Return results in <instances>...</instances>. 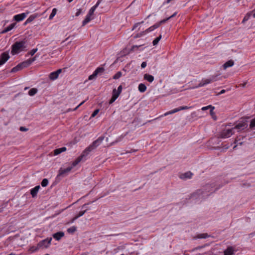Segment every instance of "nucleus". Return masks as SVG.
<instances>
[{
    "mask_svg": "<svg viewBox=\"0 0 255 255\" xmlns=\"http://www.w3.org/2000/svg\"><path fill=\"white\" fill-rule=\"evenodd\" d=\"M37 51V48H34L29 51L28 54L31 56L33 55Z\"/></svg>",
    "mask_w": 255,
    "mask_h": 255,
    "instance_id": "obj_42",
    "label": "nucleus"
},
{
    "mask_svg": "<svg viewBox=\"0 0 255 255\" xmlns=\"http://www.w3.org/2000/svg\"><path fill=\"white\" fill-rule=\"evenodd\" d=\"M97 76V75L94 72L93 74H92L89 76L88 79L89 80H92L95 79H96Z\"/></svg>",
    "mask_w": 255,
    "mask_h": 255,
    "instance_id": "obj_41",
    "label": "nucleus"
},
{
    "mask_svg": "<svg viewBox=\"0 0 255 255\" xmlns=\"http://www.w3.org/2000/svg\"><path fill=\"white\" fill-rule=\"evenodd\" d=\"M26 41L25 40L16 41L12 45L11 54L14 55L18 53L20 51L26 48Z\"/></svg>",
    "mask_w": 255,
    "mask_h": 255,
    "instance_id": "obj_3",
    "label": "nucleus"
},
{
    "mask_svg": "<svg viewBox=\"0 0 255 255\" xmlns=\"http://www.w3.org/2000/svg\"><path fill=\"white\" fill-rule=\"evenodd\" d=\"M102 0H98L97 3L94 6H93L91 8V9H90V10L88 12V14L89 15H91L92 16L93 15L94 11L95 10L96 8L99 6L100 3L101 2Z\"/></svg>",
    "mask_w": 255,
    "mask_h": 255,
    "instance_id": "obj_18",
    "label": "nucleus"
},
{
    "mask_svg": "<svg viewBox=\"0 0 255 255\" xmlns=\"http://www.w3.org/2000/svg\"><path fill=\"white\" fill-rule=\"evenodd\" d=\"M56 12H57L56 8H53L52 10V12H51L50 15H49V19H52L53 18V17L55 15V14H56Z\"/></svg>",
    "mask_w": 255,
    "mask_h": 255,
    "instance_id": "obj_33",
    "label": "nucleus"
},
{
    "mask_svg": "<svg viewBox=\"0 0 255 255\" xmlns=\"http://www.w3.org/2000/svg\"><path fill=\"white\" fill-rule=\"evenodd\" d=\"M76 219H75V217L72 220L71 223H73L74 221H75Z\"/></svg>",
    "mask_w": 255,
    "mask_h": 255,
    "instance_id": "obj_59",
    "label": "nucleus"
},
{
    "mask_svg": "<svg viewBox=\"0 0 255 255\" xmlns=\"http://www.w3.org/2000/svg\"><path fill=\"white\" fill-rule=\"evenodd\" d=\"M212 105H209V106H206V107H203L202 108L201 110L202 111H206L208 109H210L211 108H212Z\"/></svg>",
    "mask_w": 255,
    "mask_h": 255,
    "instance_id": "obj_46",
    "label": "nucleus"
},
{
    "mask_svg": "<svg viewBox=\"0 0 255 255\" xmlns=\"http://www.w3.org/2000/svg\"><path fill=\"white\" fill-rule=\"evenodd\" d=\"M122 76V72L120 71L118 72L114 76L113 79H118Z\"/></svg>",
    "mask_w": 255,
    "mask_h": 255,
    "instance_id": "obj_38",
    "label": "nucleus"
},
{
    "mask_svg": "<svg viewBox=\"0 0 255 255\" xmlns=\"http://www.w3.org/2000/svg\"><path fill=\"white\" fill-rule=\"evenodd\" d=\"M61 72L62 69H59L57 71L51 73L49 75V78L52 80L56 79L58 78L59 74L61 73Z\"/></svg>",
    "mask_w": 255,
    "mask_h": 255,
    "instance_id": "obj_13",
    "label": "nucleus"
},
{
    "mask_svg": "<svg viewBox=\"0 0 255 255\" xmlns=\"http://www.w3.org/2000/svg\"><path fill=\"white\" fill-rule=\"evenodd\" d=\"M235 252V249L233 247H228L224 252V255H234Z\"/></svg>",
    "mask_w": 255,
    "mask_h": 255,
    "instance_id": "obj_15",
    "label": "nucleus"
},
{
    "mask_svg": "<svg viewBox=\"0 0 255 255\" xmlns=\"http://www.w3.org/2000/svg\"><path fill=\"white\" fill-rule=\"evenodd\" d=\"M9 58V55L7 52H3L0 56V66L4 64Z\"/></svg>",
    "mask_w": 255,
    "mask_h": 255,
    "instance_id": "obj_9",
    "label": "nucleus"
},
{
    "mask_svg": "<svg viewBox=\"0 0 255 255\" xmlns=\"http://www.w3.org/2000/svg\"><path fill=\"white\" fill-rule=\"evenodd\" d=\"M40 188V186L39 185H37L35 186L34 188L31 189L30 194L32 197L34 198L37 196V193Z\"/></svg>",
    "mask_w": 255,
    "mask_h": 255,
    "instance_id": "obj_16",
    "label": "nucleus"
},
{
    "mask_svg": "<svg viewBox=\"0 0 255 255\" xmlns=\"http://www.w3.org/2000/svg\"><path fill=\"white\" fill-rule=\"evenodd\" d=\"M104 68L103 67H98L96 69L94 72L98 75L99 73H103L104 71Z\"/></svg>",
    "mask_w": 255,
    "mask_h": 255,
    "instance_id": "obj_35",
    "label": "nucleus"
},
{
    "mask_svg": "<svg viewBox=\"0 0 255 255\" xmlns=\"http://www.w3.org/2000/svg\"><path fill=\"white\" fill-rule=\"evenodd\" d=\"M141 23L140 22H138V23H137L136 24H134V25L133 26V28H132V30L135 29L136 27H137V26L140 24Z\"/></svg>",
    "mask_w": 255,
    "mask_h": 255,
    "instance_id": "obj_55",
    "label": "nucleus"
},
{
    "mask_svg": "<svg viewBox=\"0 0 255 255\" xmlns=\"http://www.w3.org/2000/svg\"><path fill=\"white\" fill-rule=\"evenodd\" d=\"M15 23H11L8 26L6 27L4 30H3L1 32V33L3 34V33H6V32L9 31L10 30H11V29H12L13 28V27L15 26Z\"/></svg>",
    "mask_w": 255,
    "mask_h": 255,
    "instance_id": "obj_20",
    "label": "nucleus"
},
{
    "mask_svg": "<svg viewBox=\"0 0 255 255\" xmlns=\"http://www.w3.org/2000/svg\"><path fill=\"white\" fill-rule=\"evenodd\" d=\"M146 88L145 85L142 83L139 84L138 87V90L141 93L144 92L146 91Z\"/></svg>",
    "mask_w": 255,
    "mask_h": 255,
    "instance_id": "obj_23",
    "label": "nucleus"
},
{
    "mask_svg": "<svg viewBox=\"0 0 255 255\" xmlns=\"http://www.w3.org/2000/svg\"><path fill=\"white\" fill-rule=\"evenodd\" d=\"M122 85H120L118 88V90H117V92L119 93V94H121V93L122 92Z\"/></svg>",
    "mask_w": 255,
    "mask_h": 255,
    "instance_id": "obj_49",
    "label": "nucleus"
},
{
    "mask_svg": "<svg viewBox=\"0 0 255 255\" xmlns=\"http://www.w3.org/2000/svg\"><path fill=\"white\" fill-rule=\"evenodd\" d=\"M237 146V145H235L234 147H233V149H235Z\"/></svg>",
    "mask_w": 255,
    "mask_h": 255,
    "instance_id": "obj_64",
    "label": "nucleus"
},
{
    "mask_svg": "<svg viewBox=\"0 0 255 255\" xmlns=\"http://www.w3.org/2000/svg\"><path fill=\"white\" fill-rule=\"evenodd\" d=\"M39 248H40V247H38V246H37V247H34V246H32V247H30V249H29V251H30L31 253H33V252H35V251H37V250L39 249Z\"/></svg>",
    "mask_w": 255,
    "mask_h": 255,
    "instance_id": "obj_40",
    "label": "nucleus"
},
{
    "mask_svg": "<svg viewBox=\"0 0 255 255\" xmlns=\"http://www.w3.org/2000/svg\"><path fill=\"white\" fill-rule=\"evenodd\" d=\"M37 92V90L36 89L32 88L29 91L28 94H29V95L32 96H34Z\"/></svg>",
    "mask_w": 255,
    "mask_h": 255,
    "instance_id": "obj_30",
    "label": "nucleus"
},
{
    "mask_svg": "<svg viewBox=\"0 0 255 255\" xmlns=\"http://www.w3.org/2000/svg\"><path fill=\"white\" fill-rule=\"evenodd\" d=\"M120 94H119V93L117 92V90L116 89H114L113 90V94L112 96L115 97L116 99L118 98Z\"/></svg>",
    "mask_w": 255,
    "mask_h": 255,
    "instance_id": "obj_37",
    "label": "nucleus"
},
{
    "mask_svg": "<svg viewBox=\"0 0 255 255\" xmlns=\"http://www.w3.org/2000/svg\"><path fill=\"white\" fill-rule=\"evenodd\" d=\"M234 61L232 60H230L228 61L227 62H226L225 63H224V65H223V66L224 67V69H226L228 67H232V66L234 65Z\"/></svg>",
    "mask_w": 255,
    "mask_h": 255,
    "instance_id": "obj_21",
    "label": "nucleus"
},
{
    "mask_svg": "<svg viewBox=\"0 0 255 255\" xmlns=\"http://www.w3.org/2000/svg\"><path fill=\"white\" fill-rule=\"evenodd\" d=\"M3 211V208H0V213Z\"/></svg>",
    "mask_w": 255,
    "mask_h": 255,
    "instance_id": "obj_61",
    "label": "nucleus"
},
{
    "mask_svg": "<svg viewBox=\"0 0 255 255\" xmlns=\"http://www.w3.org/2000/svg\"><path fill=\"white\" fill-rule=\"evenodd\" d=\"M162 37L161 34H160L158 37H156L152 42L153 45L154 46L157 44L159 40L161 39Z\"/></svg>",
    "mask_w": 255,
    "mask_h": 255,
    "instance_id": "obj_32",
    "label": "nucleus"
},
{
    "mask_svg": "<svg viewBox=\"0 0 255 255\" xmlns=\"http://www.w3.org/2000/svg\"><path fill=\"white\" fill-rule=\"evenodd\" d=\"M51 241L52 238H51L49 239H46L44 240H42L38 244V246L40 248L44 247L47 248L51 244Z\"/></svg>",
    "mask_w": 255,
    "mask_h": 255,
    "instance_id": "obj_8",
    "label": "nucleus"
},
{
    "mask_svg": "<svg viewBox=\"0 0 255 255\" xmlns=\"http://www.w3.org/2000/svg\"><path fill=\"white\" fill-rule=\"evenodd\" d=\"M116 99L112 96L111 99L109 101V104H112L116 101Z\"/></svg>",
    "mask_w": 255,
    "mask_h": 255,
    "instance_id": "obj_48",
    "label": "nucleus"
},
{
    "mask_svg": "<svg viewBox=\"0 0 255 255\" xmlns=\"http://www.w3.org/2000/svg\"><path fill=\"white\" fill-rule=\"evenodd\" d=\"M77 230V228L75 226H72L69 228H68L67 230L68 233L73 234Z\"/></svg>",
    "mask_w": 255,
    "mask_h": 255,
    "instance_id": "obj_31",
    "label": "nucleus"
},
{
    "mask_svg": "<svg viewBox=\"0 0 255 255\" xmlns=\"http://www.w3.org/2000/svg\"><path fill=\"white\" fill-rule=\"evenodd\" d=\"M87 210L84 211H81L75 217V219H77L80 217L82 216L86 212Z\"/></svg>",
    "mask_w": 255,
    "mask_h": 255,
    "instance_id": "obj_34",
    "label": "nucleus"
},
{
    "mask_svg": "<svg viewBox=\"0 0 255 255\" xmlns=\"http://www.w3.org/2000/svg\"><path fill=\"white\" fill-rule=\"evenodd\" d=\"M214 109H215V107H213V106H212V108H211L210 109V114H211V115H213L214 114V112H213V110H214Z\"/></svg>",
    "mask_w": 255,
    "mask_h": 255,
    "instance_id": "obj_51",
    "label": "nucleus"
},
{
    "mask_svg": "<svg viewBox=\"0 0 255 255\" xmlns=\"http://www.w3.org/2000/svg\"><path fill=\"white\" fill-rule=\"evenodd\" d=\"M36 15L35 14L31 15L26 20L25 23L31 22L36 17Z\"/></svg>",
    "mask_w": 255,
    "mask_h": 255,
    "instance_id": "obj_29",
    "label": "nucleus"
},
{
    "mask_svg": "<svg viewBox=\"0 0 255 255\" xmlns=\"http://www.w3.org/2000/svg\"><path fill=\"white\" fill-rule=\"evenodd\" d=\"M192 175V173L190 172H187L183 174L181 177V178H190Z\"/></svg>",
    "mask_w": 255,
    "mask_h": 255,
    "instance_id": "obj_27",
    "label": "nucleus"
},
{
    "mask_svg": "<svg viewBox=\"0 0 255 255\" xmlns=\"http://www.w3.org/2000/svg\"><path fill=\"white\" fill-rule=\"evenodd\" d=\"M28 13V12H27V13H22L19 14L15 15V16H14L13 19L14 20L18 22L21 21L26 17L27 14Z\"/></svg>",
    "mask_w": 255,
    "mask_h": 255,
    "instance_id": "obj_14",
    "label": "nucleus"
},
{
    "mask_svg": "<svg viewBox=\"0 0 255 255\" xmlns=\"http://www.w3.org/2000/svg\"><path fill=\"white\" fill-rule=\"evenodd\" d=\"M248 126V122L245 120H241L236 124V125L233 128L235 129L238 130V131H241L245 128H247Z\"/></svg>",
    "mask_w": 255,
    "mask_h": 255,
    "instance_id": "obj_5",
    "label": "nucleus"
},
{
    "mask_svg": "<svg viewBox=\"0 0 255 255\" xmlns=\"http://www.w3.org/2000/svg\"><path fill=\"white\" fill-rule=\"evenodd\" d=\"M61 152H64L66 150V148L65 147H62L61 148H59Z\"/></svg>",
    "mask_w": 255,
    "mask_h": 255,
    "instance_id": "obj_54",
    "label": "nucleus"
},
{
    "mask_svg": "<svg viewBox=\"0 0 255 255\" xmlns=\"http://www.w3.org/2000/svg\"><path fill=\"white\" fill-rule=\"evenodd\" d=\"M172 0H167V1H166V3H169Z\"/></svg>",
    "mask_w": 255,
    "mask_h": 255,
    "instance_id": "obj_63",
    "label": "nucleus"
},
{
    "mask_svg": "<svg viewBox=\"0 0 255 255\" xmlns=\"http://www.w3.org/2000/svg\"><path fill=\"white\" fill-rule=\"evenodd\" d=\"M81 13V10L80 9H78V11L75 13V16H79Z\"/></svg>",
    "mask_w": 255,
    "mask_h": 255,
    "instance_id": "obj_53",
    "label": "nucleus"
},
{
    "mask_svg": "<svg viewBox=\"0 0 255 255\" xmlns=\"http://www.w3.org/2000/svg\"><path fill=\"white\" fill-rule=\"evenodd\" d=\"M99 112V110L98 109L95 110L94 112L92 113V114L91 115V118H93L95 116H96L98 114Z\"/></svg>",
    "mask_w": 255,
    "mask_h": 255,
    "instance_id": "obj_45",
    "label": "nucleus"
},
{
    "mask_svg": "<svg viewBox=\"0 0 255 255\" xmlns=\"http://www.w3.org/2000/svg\"><path fill=\"white\" fill-rule=\"evenodd\" d=\"M91 16L92 15H89L88 13V14L87 15L86 18H85V19L83 21V22H82V25L83 26H84L87 23H88L89 21H90V20L92 19L91 18Z\"/></svg>",
    "mask_w": 255,
    "mask_h": 255,
    "instance_id": "obj_22",
    "label": "nucleus"
},
{
    "mask_svg": "<svg viewBox=\"0 0 255 255\" xmlns=\"http://www.w3.org/2000/svg\"><path fill=\"white\" fill-rule=\"evenodd\" d=\"M48 184V180L46 178L43 179L41 183V186L43 187L47 186Z\"/></svg>",
    "mask_w": 255,
    "mask_h": 255,
    "instance_id": "obj_36",
    "label": "nucleus"
},
{
    "mask_svg": "<svg viewBox=\"0 0 255 255\" xmlns=\"http://www.w3.org/2000/svg\"><path fill=\"white\" fill-rule=\"evenodd\" d=\"M142 45H139V46L137 45H133L132 46L131 48L130 49V51H133L134 50L135 48H138L139 47L141 46Z\"/></svg>",
    "mask_w": 255,
    "mask_h": 255,
    "instance_id": "obj_47",
    "label": "nucleus"
},
{
    "mask_svg": "<svg viewBox=\"0 0 255 255\" xmlns=\"http://www.w3.org/2000/svg\"><path fill=\"white\" fill-rule=\"evenodd\" d=\"M87 156L86 154H84V152L83 151L82 153L80 156H79L78 158H77L72 164L71 167H74L76 166L81 161L83 160L84 158H85L86 156Z\"/></svg>",
    "mask_w": 255,
    "mask_h": 255,
    "instance_id": "obj_11",
    "label": "nucleus"
},
{
    "mask_svg": "<svg viewBox=\"0 0 255 255\" xmlns=\"http://www.w3.org/2000/svg\"><path fill=\"white\" fill-rule=\"evenodd\" d=\"M86 206H87V204L83 205V206H82V208H85L86 207Z\"/></svg>",
    "mask_w": 255,
    "mask_h": 255,
    "instance_id": "obj_60",
    "label": "nucleus"
},
{
    "mask_svg": "<svg viewBox=\"0 0 255 255\" xmlns=\"http://www.w3.org/2000/svg\"><path fill=\"white\" fill-rule=\"evenodd\" d=\"M61 151L59 148L56 149L54 150V155H57L60 153H61Z\"/></svg>",
    "mask_w": 255,
    "mask_h": 255,
    "instance_id": "obj_44",
    "label": "nucleus"
},
{
    "mask_svg": "<svg viewBox=\"0 0 255 255\" xmlns=\"http://www.w3.org/2000/svg\"><path fill=\"white\" fill-rule=\"evenodd\" d=\"M19 129H20V131H27L28 130L27 128H26L23 127H21Z\"/></svg>",
    "mask_w": 255,
    "mask_h": 255,
    "instance_id": "obj_50",
    "label": "nucleus"
},
{
    "mask_svg": "<svg viewBox=\"0 0 255 255\" xmlns=\"http://www.w3.org/2000/svg\"><path fill=\"white\" fill-rule=\"evenodd\" d=\"M26 63H25L24 61L18 64L17 66L13 67L11 70V72H16L20 70H21L22 69L27 67V66H26Z\"/></svg>",
    "mask_w": 255,
    "mask_h": 255,
    "instance_id": "obj_10",
    "label": "nucleus"
},
{
    "mask_svg": "<svg viewBox=\"0 0 255 255\" xmlns=\"http://www.w3.org/2000/svg\"><path fill=\"white\" fill-rule=\"evenodd\" d=\"M36 58V56H34L32 58H30L26 61H24L25 63H26V66L27 67L29 66L32 62H33Z\"/></svg>",
    "mask_w": 255,
    "mask_h": 255,
    "instance_id": "obj_26",
    "label": "nucleus"
},
{
    "mask_svg": "<svg viewBox=\"0 0 255 255\" xmlns=\"http://www.w3.org/2000/svg\"><path fill=\"white\" fill-rule=\"evenodd\" d=\"M211 82V80L206 79L204 81H202L201 82H200L198 86H197L196 87L198 88V87H201L204 86L206 85V84L210 83Z\"/></svg>",
    "mask_w": 255,
    "mask_h": 255,
    "instance_id": "obj_25",
    "label": "nucleus"
},
{
    "mask_svg": "<svg viewBox=\"0 0 255 255\" xmlns=\"http://www.w3.org/2000/svg\"><path fill=\"white\" fill-rule=\"evenodd\" d=\"M203 248V246H199V247H196V248H195L194 250H198V249H202Z\"/></svg>",
    "mask_w": 255,
    "mask_h": 255,
    "instance_id": "obj_57",
    "label": "nucleus"
},
{
    "mask_svg": "<svg viewBox=\"0 0 255 255\" xmlns=\"http://www.w3.org/2000/svg\"><path fill=\"white\" fill-rule=\"evenodd\" d=\"M253 16L255 18V11L253 13Z\"/></svg>",
    "mask_w": 255,
    "mask_h": 255,
    "instance_id": "obj_62",
    "label": "nucleus"
},
{
    "mask_svg": "<svg viewBox=\"0 0 255 255\" xmlns=\"http://www.w3.org/2000/svg\"><path fill=\"white\" fill-rule=\"evenodd\" d=\"M85 101H83L82 102H81L80 104H79L75 108H74L73 110H72V111H75L80 106H81ZM72 111V110H71L70 109H68V111Z\"/></svg>",
    "mask_w": 255,
    "mask_h": 255,
    "instance_id": "obj_43",
    "label": "nucleus"
},
{
    "mask_svg": "<svg viewBox=\"0 0 255 255\" xmlns=\"http://www.w3.org/2000/svg\"><path fill=\"white\" fill-rule=\"evenodd\" d=\"M143 78L144 80H147L148 82L151 83L154 80V77L148 74H145L143 76Z\"/></svg>",
    "mask_w": 255,
    "mask_h": 255,
    "instance_id": "obj_19",
    "label": "nucleus"
},
{
    "mask_svg": "<svg viewBox=\"0 0 255 255\" xmlns=\"http://www.w3.org/2000/svg\"><path fill=\"white\" fill-rule=\"evenodd\" d=\"M225 90H222L218 94V95H221V94H224L225 93Z\"/></svg>",
    "mask_w": 255,
    "mask_h": 255,
    "instance_id": "obj_56",
    "label": "nucleus"
},
{
    "mask_svg": "<svg viewBox=\"0 0 255 255\" xmlns=\"http://www.w3.org/2000/svg\"><path fill=\"white\" fill-rule=\"evenodd\" d=\"M146 66V62H142L141 64V67L142 68H144Z\"/></svg>",
    "mask_w": 255,
    "mask_h": 255,
    "instance_id": "obj_52",
    "label": "nucleus"
},
{
    "mask_svg": "<svg viewBox=\"0 0 255 255\" xmlns=\"http://www.w3.org/2000/svg\"><path fill=\"white\" fill-rule=\"evenodd\" d=\"M191 108V107L181 106V107H179L178 108L174 109H173V110H172L171 111H170L169 112H167L165 113L162 116H166L170 115V114H174V113H176L177 112H179L180 111H181V110L189 109Z\"/></svg>",
    "mask_w": 255,
    "mask_h": 255,
    "instance_id": "obj_7",
    "label": "nucleus"
},
{
    "mask_svg": "<svg viewBox=\"0 0 255 255\" xmlns=\"http://www.w3.org/2000/svg\"><path fill=\"white\" fill-rule=\"evenodd\" d=\"M176 14H177L176 12H174L172 15L170 16L168 18L163 19V20H161L160 22H159L157 23H155L153 25H152V26H150V27H149L148 28L146 29L145 31H142V32H140L139 33L137 34L136 35H135L134 36V38H136L139 37L148 32L153 31L154 29L159 27V26L161 24L165 23L168 19H170L172 17H174L176 15Z\"/></svg>",
    "mask_w": 255,
    "mask_h": 255,
    "instance_id": "obj_2",
    "label": "nucleus"
},
{
    "mask_svg": "<svg viewBox=\"0 0 255 255\" xmlns=\"http://www.w3.org/2000/svg\"><path fill=\"white\" fill-rule=\"evenodd\" d=\"M20 94V93H18L16 94L13 98V100H15V99Z\"/></svg>",
    "mask_w": 255,
    "mask_h": 255,
    "instance_id": "obj_58",
    "label": "nucleus"
},
{
    "mask_svg": "<svg viewBox=\"0 0 255 255\" xmlns=\"http://www.w3.org/2000/svg\"><path fill=\"white\" fill-rule=\"evenodd\" d=\"M72 169V167H68L65 169L60 168L59 170V173L58 174V176H63L66 174L67 173L69 172L71 169Z\"/></svg>",
    "mask_w": 255,
    "mask_h": 255,
    "instance_id": "obj_12",
    "label": "nucleus"
},
{
    "mask_svg": "<svg viewBox=\"0 0 255 255\" xmlns=\"http://www.w3.org/2000/svg\"><path fill=\"white\" fill-rule=\"evenodd\" d=\"M211 82V80L206 79L204 81H202L201 82H200L198 86H197L196 87L198 88V87H201L204 86L206 85V84L210 83Z\"/></svg>",
    "mask_w": 255,
    "mask_h": 255,
    "instance_id": "obj_24",
    "label": "nucleus"
},
{
    "mask_svg": "<svg viewBox=\"0 0 255 255\" xmlns=\"http://www.w3.org/2000/svg\"><path fill=\"white\" fill-rule=\"evenodd\" d=\"M104 136H101L97 139L94 141L91 144L87 147L83 151L84 154L88 155L90 152L96 149L99 145H100L104 139Z\"/></svg>",
    "mask_w": 255,
    "mask_h": 255,
    "instance_id": "obj_4",
    "label": "nucleus"
},
{
    "mask_svg": "<svg viewBox=\"0 0 255 255\" xmlns=\"http://www.w3.org/2000/svg\"><path fill=\"white\" fill-rule=\"evenodd\" d=\"M64 236V233L61 231L57 232L53 235V237L57 241H59Z\"/></svg>",
    "mask_w": 255,
    "mask_h": 255,
    "instance_id": "obj_17",
    "label": "nucleus"
},
{
    "mask_svg": "<svg viewBox=\"0 0 255 255\" xmlns=\"http://www.w3.org/2000/svg\"><path fill=\"white\" fill-rule=\"evenodd\" d=\"M213 188V184H207L203 190H198L193 193L191 196V198L197 201L205 199L210 195V193H212L215 191Z\"/></svg>",
    "mask_w": 255,
    "mask_h": 255,
    "instance_id": "obj_1",
    "label": "nucleus"
},
{
    "mask_svg": "<svg viewBox=\"0 0 255 255\" xmlns=\"http://www.w3.org/2000/svg\"><path fill=\"white\" fill-rule=\"evenodd\" d=\"M234 128L226 129L222 130L219 135L220 137L223 138H228L234 134Z\"/></svg>",
    "mask_w": 255,
    "mask_h": 255,
    "instance_id": "obj_6",
    "label": "nucleus"
},
{
    "mask_svg": "<svg viewBox=\"0 0 255 255\" xmlns=\"http://www.w3.org/2000/svg\"><path fill=\"white\" fill-rule=\"evenodd\" d=\"M210 236L207 233L200 234L197 235V237L199 239H206Z\"/></svg>",
    "mask_w": 255,
    "mask_h": 255,
    "instance_id": "obj_28",
    "label": "nucleus"
},
{
    "mask_svg": "<svg viewBox=\"0 0 255 255\" xmlns=\"http://www.w3.org/2000/svg\"><path fill=\"white\" fill-rule=\"evenodd\" d=\"M250 128H255V118L251 120Z\"/></svg>",
    "mask_w": 255,
    "mask_h": 255,
    "instance_id": "obj_39",
    "label": "nucleus"
}]
</instances>
